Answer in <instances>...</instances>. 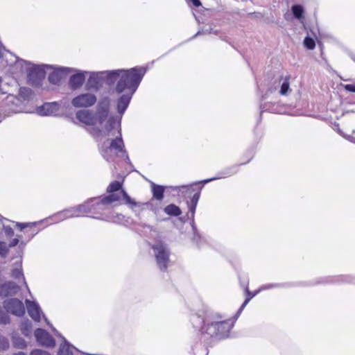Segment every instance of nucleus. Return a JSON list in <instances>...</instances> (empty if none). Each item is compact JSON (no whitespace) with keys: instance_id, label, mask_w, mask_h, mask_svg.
<instances>
[{"instance_id":"1","label":"nucleus","mask_w":355,"mask_h":355,"mask_svg":"<svg viewBox=\"0 0 355 355\" xmlns=\"http://www.w3.org/2000/svg\"><path fill=\"white\" fill-rule=\"evenodd\" d=\"M106 191L107 195L89 198L84 201L88 210L85 211L86 216L107 222L121 223L124 216L111 211L108 207L112 203L120 200L130 207L138 216L144 211L141 205L132 198L123 189V182L119 180L112 182Z\"/></svg>"},{"instance_id":"2","label":"nucleus","mask_w":355,"mask_h":355,"mask_svg":"<svg viewBox=\"0 0 355 355\" xmlns=\"http://www.w3.org/2000/svg\"><path fill=\"white\" fill-rule=\"evenodd\" d=\"M147 70L146 67L136 66L130 69L102 71L104 83L109 87L115 85L114 92L119 95L116 100V110L121 116L127 110Z\"/></svg>"},{"instance_id":"3","label":"nucleus","mask_w":355,"mask_h":355,"mask_svg":"<svg viewBox=\"0 0 355 355\" xmlns=\"http://www.w3.org/2000/svg\"><path fill=\"white\" fill-rule=\"evenodd\" d=\"M221 318L217 313H194L191 315L190 321L193 327L198 331V334L201 336V340L207 345L227 338L236 320L235 315L232 319L222 320Z\"/></svg>"},{"instance_id":"4","label":"nucleus","mask_w":355,"mask_h":355,"mask_svg":"<svg viewBox=\"0 0 355 355\" xmlns=\"http://www.w3.org/2000/svg\"><path fill=\"white\" fill-rule=\"evenodd\" d=\"M207 183L202 180L193 182L189 184H182L171 187L172 191L177 192L178 196L182 198L188 208L187 214L189 219L193 236L191 241L198 248H201L206 243L205 239L200 234L195 223V214L201 191Z\"/></svg>"},{"instance_id":"5","label":"nucleus","mask_w":355,"mask_h":355,"mask_svg":"<svg viewBox=\"0 0 355 355\" xmlns=\"http://www.w3.org/2000/svg\"><path fill=\"white\" fill-rule=\"evenodd\" d=\"M290 76H280L275 80L272 85L268 88L265 94L261 96L260 101V116L257 124L261 121V115L263 112H268L275 114H281L283 111V104L277 100L279 96H286L291 93L290 87Z\"/></svg>"},{"instance_id":"6","label":"nucleus","mask_w":355,"mask_h":355,"mask_svg":"<svg viewBox=\"0 0 355 355\" xmlns=\"http://www.w3.org/2000/svg\"><path fill=\"white\" fill-rule=\"evenodd\" d=\"M118 135L115 138L110 140L108 144V139L98 145V150L101 156L107 162H111L114 160L112 151L116 153H125V144L122 137L121 128L118 129Z\"/></svg>"},{"instance_id":"7","label":"nucleus","mask_w":355,"mask_h":355,"mask_svg":"<svg viewBox=\"0 0 355 355\" xmlns=\"http://www.w3.org/2000/svg\"><path fill=\"white\" fill-rule=\"evenodd\" d=\"M150 247L153 250L158 268L162 272L166 271L171 254L168 245L162 241H157L154 243L150 244Z\"/></svg>"},{"instance_id":"8","label":"nucleus","mask_w":355,"mask_h":355,"mask_svg":"<svg viewBox=\"0 0 355 355\" xmlns=\"http://www.w3.org/2000/svg\"><path fill=\"white\" fill-rule=\"evenodd\" d=\"M88 211L87 206L85 205L83 202L81 204L58 211L52 215L50 218L55 223H59L68 218L86 216L85 211Z\"/></svg>"},{"instance_id":"9","label":"nucleus","mask_w":355,"mask_h":355,"mask_svg":"<svg viewBox=\"0 0 355 355\" xmlns=\"http://www.w3.org/2000/svg\"><path fill=\"white\" fill-rule=\"evenodd\" d=\"M46 68H53V67L48 64H33L31 67L26 69L28 83L33 87L42 86L46 76Z\"/></svg>"},{"instance_id":"10","label":"nucleus","mask_w":355,"mask_h":355,"mask_svg":"<svg viewBox=\"0 0 355 355\" xmlns=\"http://www.w3.org/2000/svg\"><path fill=\"white\" fill-rule=\"evenodd\" d=\"M43 317L46 324L51 328V330L54 334L62 340V342L60 345L58 350V355H78V354L80 355H94V354L85 353L77 349L72 344H71L55 327H53L52 324L49 323L47 318L44 315H43Z\"/></svg>"},{"instance_id":"11","label":"nucleus","mask_w":355,"mask_h":355,"mask_svg":"<svg viewBox=\"0 0 355 355\" xmlns=\"http://www.w3.org/2000/svg\"><path fill=\"white\" fill-rule=\"evenodd\" d=\"M355 277L352 275H340L316 278L311 285L354 284Z\"/></svg>"},{"instance_id":"12","label":"nucleus","mask_w":355,"mask_h":355,"mask_svg":"<svg viewBox=\"0 0 355 355\" xmlns=\"http://www.w3.org/2000/svg\"><path fill=\"white\" fill-rule=\"evenodd\" d=\"M97 101V97L92 93H82L71 99V103L76 108L91 107Z\"/></svg>"},{"instance_id":"13","label":"nucleus","mask_w":355,"mask_h":355,"mask_svg":"<svg viewBox=\"0 0 355 355\" xmlns=\"http://www.w3.org/2000/svg\"><path fill=\"white\" fill-rule=\"evenodd\" d=\"M3 306L5 310L16 316H23L25 314L24 305L20 300L17 298H10L3 302Z\"/></svg>"},{"instance_id":"14","label":"nucleus","mask_w":355,"mask_h":355,"mask_svg":"<svg viewBox=\"0 0 355 355\" xmlns=\"http://www.w3.org/2000/svg\"><path fill=\"white\" fill-rule=\"evenodd\" d=\"M4 117L9 116L12 114L22 112L21 100L16 96L8 95L4 102L3 106Z\"/></svg>"},{"instance_id":"15","label":"nucleus","mask_w":355,"mask_h":355,"mask_svg":"<svg viewBox=\"0 0 355 355\" xmlns=\"http://www.w3.org/2000/svg\"><path fill=\"white\" fill-rule=\"evenodd\" d=\"M34 336L37 344L42 347L53 348L55 345V340L45 329L37 328L35 330Z\"/></svg>"},{"instance_id":"16","label":"nucleus","mask_w":355,"mask_h":355,"mask_svg":"<svg viewBox=\"0 0 355 355\" xmlns=\"http://www.w3.org/2000/svg\"><path fill=\"white\" fill-rule=\"evenodd\" d=\"M110 112V101L108 98L101 100L96 106V123L98 122L100 125L103 124L105 120L109 118Z\"/></svg>"},{"instance_id":"17","label":"nucleus","mask_w":355,"mask_h":355,"mask_svg":"<svg viewBox=\"0 0 355 355\" xmlns=\"http://www.w3.org/2000/svg\"><path fill=\"white\" fill-rule=\"evenodd\" d=\"M73 70L72 68L66 67H53V70L48 76V80L51 84L58 85L61 80Z\"/></svg>"},{"instance_id":"18","label":"nucleus","mask_w":355,"mask_h":355,"mask_svg":"<svg viewBox=\"0 0 355 355\" xmlns=\"http://www.w3.org/2000/svg\"><path fill=\"white\" fill-rule=\"evenodd\" d=\"M242 166L241 164H234L232 166H229L219 171L215 177L207 178L203 180L204 183H209L214 180H217L222 178H226L231 177L235 174H236L239 171V166Z\"/></svg>"},{"instance_id":"19","label":"nucleus","mask_w":355,"mask_h":355,"mask_svg":"<svg viewBox=\"0 0 355 355\" xmlns=\"http://www.w3.org/2000/svg\"><path fill=\"white\" fill-rule=\"evenodd\" d=\"M20 291V287L13 281H7L0 284V297L5 298L16 295Z\"/></svg>"},{"instance_id":"20","label":"nucleus","mask_w":355,"mask_h":355,"mask_svg":"<svg viewBox=\"0 0 355 355\" xmlns=\"http://www.w3.org/2000/svg\"><path fill=\"white\" fill-rule=\"evenodd\" d=\"M60 105L58 102L53 101L44 103L42 105L37 107L36 111L40 116H53L58 112Z\"/></svg>"},{"instance_id":"21","label":"nucleus","mask_w":355,"mask_h":355,"mask_svg":"<svg viewBox=\"0 0 355 355\" xmlns=\"http://www.w3.org/2000/svg\"><path fill=\"white\" fill-rule=\"evenodd\" d=\"M103 83L102 71L91 72L86 82L85 87L87 89H94L98 90L103 86Z\"/></svg>"},{"instance_id":"22","label":"nucleus","mask_w":355,"mask_h":355,"mask_svg":"<svg viewBox=\"0 0 355 355\" xmlns=\"http://www.w3.org/2000/svg\"><path fill=\"white\" fill-rule=\"evenodd\" d=\"M87 71L77 70L76 72L70 76L69 79V87L72 90L80 89L85 81Z\"/></svg>"},{"instance_id":"23","label":"nucleus","mask_w":355,"mask_h":355,"mask_svg":"<svg viewBox=\"0 0 355 355\" xmlns=\"http://www.w3.org/2000/svg\"><path fill=\"white\" fill-rule=\"evenodd\" d=\"M76 117L80 122L87 125H94L96 124V117L89 110H78L76 112Z\"/></svg>"},{"instance_id":"24","label":"nucleus","mask_w":355,"mask_h":355,"mask_svg":"<svg viewBox=\"0 0 355 355\" xmlns=\"http://www.w3.org/2000/svg\"><path fill=\"white\" fill-rule=\"evenodd\" d=\"M27 312L28 315L35 321L40 322L41 320L42 309L39 304L35 301L26 300Z\"/></svg>"},{"instance_id":"25","label":"nucleus","mask_w":355,"mask_h":355,"mask_svg":"<svg viewBox=\"0 0 355 355\" xmlns=\"http://www.w3.org/2000/svg\"><path fill=\"white\" fill-rule=\"evenodd\" d=\"M199 341H197L193 345L191 346V351L193 355H208V347L212 346L214 344L205 345V342L201 340V336L198 334Z\"/></svg>"},{"instance_id":"26","label":"nucleus","mask_w":355,"mask_h":355,"mask_svg":"<svg viewBox=\"0 0 355 355\" xmlns=\"http://www.w3.org/2000/svg\"><path fill=\"white\" fill-rule=\"evenodd\" d=\"M150 184V189L153 195V199L157 201H162L164 198V193L167 187L157 184L152 181H149Z\"/></svg>"},{"instance_id":"27","label":"nucleus","mask_w":355,"mask_h":355,"mask_svg":"<svg viewBox=\"0 0 355 355\" xmlns=\"http://www.w3.org/2000/svg\"><path fill=\"white\" fill-rule=\"evenodd\" d=\"M291 12L294 19L303 21L305 18V8L300 3H294L291 7Z\"/></svg>"},{"instance_id":"28","label":"nucleus","mask_w":355,"mask_h":355,"mask_svg":"<svg viewBox=\"0 0 355 355\" xmlns=\"http://www.w3.org/2000/svg\"><path fill=\"white\" fill-rule=\"evenodd\" d=\"M121 117L120 116L119 119H117L114 116H110L105 125V131L107 132V135H110L112 130L115 128L116 125H118L119 129L121 128Z\"/></svg>"},{"instance_id":"29","label":"nucleus","mask_w":355,"mask_h":355,"mask_svg":"<svg viewBox=\"0 0 355 355\" xmlns=\"http://www.w3.org/2000/svg\"><path fill=\"white\" fill-rule=\"evenodd\" d=\"M21 102L23 101H30L34 98V92L33 91L28 87H21L19 89V97Z\"/></svg>"},{"instance_id":"30","label":"nucleus","mask_w":355,"mask_h":355,"mask_svg":"<svg viewBox=\"0 0 355 355\" xmlns=\"http://www.w3.org/2000/svg\"><path fill=\"white\" fill-rule=\"evenodd\" d=\"M15 266L11 270V276L14 279H19V277H22L25 285L28 287L23 273L22 259H19V261L15 263Z\"/></svg>"},{"instance_id":"31","label":"nucleus","mask_w":355,"mask_h":355,"mask_svg":"<svg viewBox=\"0 0 355 355\" xmlns=\"http://www.w3.org/2000/svg\"><path fill=\"white\" fill-rule=\"evenodd\" d=\"M164 212L169 216H180L182 211L181 208L174 203H171L164 208Z\"/></svg>"},{"instance_id":"32","label":"nucleus","mask_w":355,"mask_h":355,"mask_svg":"<svg viewBox=\"0 0 355 355\" xmlns=\"http://www.w3.org/2000/svg\"><path fill=\"white\" fill-rule=\"evenodd\" d=\"M245 299L240 308L238 309L235 314V320H237L238 318L241 314L242 311L245 309V307L247 306V304L250 302V301L254 297V295H252V292H251L249 288H246L245 291Z\"/></svg>"},{"instance_id":"33","label":"nucleus","mask_w":355,"mask_h":355,"mask_svg":"<svg viewBox=\"0 0 355 355\" xmlns=\"http://www.w3.org/2000/svg\"><path fill=\"white\" fill-rule=\"evenodd\" d=\"M293 283L284 282V283H270L263 284L261 286L263 291L272 289V288H286L293 286Z\"/></svg>"},{"instance_id":"34","label":"nucleus","mask_w":355,"mask_h":355,"mask_svg":"<svg viewBox=\"0 0 355 355\" xmlns=\"http://www.w3.org/2000/svg\"><path fill=\"white\" fill-rule=\"evenodd\" d=\"M5 221H9L7 218H4L0 214V225L4 231L7 237H11L14 235V230L9 225H6Z\"/></svg>"},{"instance_id":"35","label":"nucleus","mask_w":355,"mask_h":355,"mask_svg":"<svg viewBox=\"0 0 355 355\" xmlns=\"http://www.w3.org/2000/svg\"><path fill=\"white\" fill-rule=\"evenodd\" d=\"M219 31L218 30L213 29L211 26L203 27L200 30H199L194 35L189 39V41L195 39L196 37L201 35H207V34H214L218 35Z\"/></svg>"},{"instance_id":"36","label":"nucleus","mask_w":355,"mask_h":355,"mask_svg":"<svg viewBox=\"0 0 355 355\" xmlns=\"http://www.w3.org/2000/svg\"><path fill=\"white\" fill-rule=\"evenodd\" d=\"M37 234V232H32L31 237L29 238V239L27 241H22V240H21V238H19V243L18 244V249L17 251V257H19V259H22L23 254H24V248H25L27 243L31 239H32L35 236V235H36Z\"/></svg>"},{"instance_id":"37","label":"nucleus","mask_w":355,"mask_h":355,"mask_svg":"<svg viewBox=\"0 0 355 355\" xmlns=\"http://www.w3.org/2000/svg\"><path fill=\"white\" fill-rule=\"evenodd\" d=\"M32 331V323L31 321L27 320L21 323V334L26 336L28 337L31 334Z\"/></svg>"},{"instance_id":"38","label":"nucleus","mask_w":355,"mask_h":355,"mask_svg":"<svg viewBox=\"0 0 355 355\" xmlns=\"http://www.w3.org/2000/svg\"><path fill=\"white\" fill-rule=\"evenodd\" d=\"M303 44L306 49L313 50L315 47V41L313 37L306 35L303 40Z\"/></svg>"},{"instance_id":"39","label":"nucleus","mask_w":355,"mask_h":355,"mask_svg":"<svg viewBox=\"0 0 355 355\" xmlns=\"http://www.w3.org/2000/svg\"><path fill=\"white\" fill-rule=\"evenodd\" d=\"M13 346L17 349H25L26 347V342L21 337H14L12 338Z\"/></svg>"},{"instance_id":"40","label":"nucleus","mask_w":355,"mask_h":355,"mask_svg":"<svg viewBox=\"0 0 355 355\" xmlns=\"http://www.w3.org/2000/svg\"><path fill=\"white\" fill-rule=\"evenodd\" d=\"M9 252L8 244L5 241H0V256L6 258Z\"/></svg>"},{"instance_id":"41","label":"nucleus","mask_w":355,"mask_h":355,"mask_svg":"<svg viewBox=\"0 0 355 355\" xmlns=\"http://www.w3.org/2000/svg\"><path fill=\"white\" fill-rule=\"evenodd\" d=\"M15 62L16 65L20 66L21 68V70H23V69L24 67H28L32 64V63L29 61H26L25 60L20 59L16 56H15Z\"/></svg>"},{"instance_id":"42","label":"nucleus","mask_w":355,"mask_h":355,"mask_svg":"<svg viewBox=\"0 0 355 355\" xmlns=\"http://www.w3.org/2000/svg\"><path fill=\"white\" fill-rule=\"evenodd\" d=\"M255 153L254 149L251 148L246 150L244 156L248 158V160L246 162L241 163V165H245L247 163H248L254 157Z\"/></svg>"},{"instance_id":"43","label":"nucleus","mask_w":355,"mask_h":355,"mask_svg":"<svg viewBox=\"0 0 355 355\" xmlns=\"http://www.w3.org/2000/svg\"><path fill=\"white\" fill-rule=\"evenodd\" d=\"M103 133V130L98 128L94 126L89 130V134L94 138L98 137Z\"/></svg>"},{"instance_id":"44","label":"nucleus","mask_w":355,"mask_h":355,"mask_svg":"<svg viewBox=\"0 0 355 355\" xmlns=\"http://www.w3.org/2000/svg\"><path fill=\"white\" fill-rule=\"evenodd\" d=\"M21 237H22L21 235L17 234V236L15 238L12 239L8 244V248H13V247L18 245V244L19 243V238H21Z\"/></svg>"},{"instance_id":"45","label":"nucleus","mask_w":355,"mask_h":355,"mask_svg":"<svg viewBox=\"0 0 355 355\" xmlns=\"http://www.w3.org/2000/svg\"><path fill=\"white\" fill-rule=\"evenodd\" d=\"M30 355H51L49 352L41 349H34L31 352Z\"/></svg>"},{"instance_id":"46","label":"nucleus","mask_w":355,"mask_h":355,"mask_svg":"<svg viewBox=\"0 0 355 355\" xmlns=\"http://www.w3.org/2000/svg\"><path fill=\"white\" fill-rule=\"evenodd\" d=\"M343 88L346 92L355 93V83L344 85Z\"/></svg>"},{"instance_id":"47","label":"nucleus","mask_w":355,"mask_h":355,"mask_svg":"<svg viewBox=\"0 0 355 355\" xmlns=\"http://www.w3.org/2000/svg\"><path fill=\"white\" fill-rule=\"evenodd\" d=\"M35 223H16V226L19 229L20 231L24 230L31 225H35Z\"/></svg>"},{"instance_id":"48","label":"nucleus","mask_w":355,"mask_h":355,"mask_svg":"<svg viewBox=\"0 0 355 355\" xmlns=\"http://www.w3.org/2000/svg\"><path fill=\"white\" fill-rule=\"evenodd\" d=\"M239 282H240L241 286L242 288H243L244 291L246 288H249V287H248L249 282L247 278L243 279L241 277H239Z\"/></svg>"},{"instance_id":"49","label":"nucleus","mask_w":355,"mask_h":355,"mask_svg":"<svg viewBox=\"0 0 355 355\" xmlns=\"http://www.w3.org/2000/svg\"><path fill=\"white\" fill-rule=\"evenodd\" d=\"M339 134L340 135H342L343 137H345V139H347V140L350 141L351 142L355 144V136H352V135H345L341 130H339L338 131Z\"/></svg>"},{"instance_id":"50","label":"nucleus","mask_w":355,"mask_h":355,"mask_svg":"<svg viewBox=\"0 0 355 355\" xmlns=\"http://www.w3.org/2000/svg\"><path fill=\"white\" fill-rule=\"evenodd\" d=\"M123 155L124 161L129 164L130 166L133 167V165L130 159L128 152L125 150V153H122Z\"/></svg>"},{"instance_id":"51","label":"nucleus","mask_w":355,"mask_h":355,"mask_svg":"<svg viewBox=\"0 0 355 355\" xmlns=\"http://www.w3.org/2000/svg\"><path fill=\"white\" fill-rule=\"evenodd\" d=\"M248 15L250 17H255V18H261L263 17L262 14L259 12H250Z\"/></svg>"},{"instance_id":"52","label":"nucleus","mask_w":355,"mask_h":355,"mask_svg":"<svg viewBox=\"0 0 355 355\" xmlns=\"http://www.w3.org/2000/svg\"><path fill=\"white\" fill-rule=\"evenodd\" d=\"M147 205L150 207V210H152L155 214H157L159 211V207L157 206H153L151 202H148Z\"/></svg>"},{"instance_id":"53","label":"nucleus","mask_w":355,"mask_h":355,"mask_svg":"<svg viewBox=\"0 0 355 355\" xmlns=\"http://www.w3.org/2000/svg\"><path fill=\"white\" fill-rule=\"evenodd\" d=\"M189 1L193 4L195 7H199L201 6V2L200 0H189Z\"/></svg>"},{"instance_id":"54","label":"nucleus","mask_w":355,"mask_h":355,"mask_svg":"<svg viewBox=\"0 0 355 355\" xmlns=\"http://www.w3.org/2000/svg\"><path fill=\"white\" fill-rule=\"evenodd\" d=\"M347 53L350 57V58L355 62V54L350 51H348Z\"/></svg>"},{"instance_id":"55","label":"nucleus","mask_w":355,"mask_h":355,"mask_svg":"<svg viewBox=\"0 0 355 355\" xmlns=\"http://www.w3.org/2000/svg\"><path fill=\"white\" fill-rule=\"evenodd\" d=\"M261 291H263V289H261V286L257 290H256L255 291L252 292V295H254V297H255Z\"/></svg>"},{"instance_id":"56","label":"nucleus","mask_w":355,"mask_h":355,"mask_svg":"<svg viewBox=\"0 0 355 355\" xmlns=\"http://www.w3.org/2000/svg\"><path fill=\"white\" fill-rule=\"evenodd\" d=\"M349 113H355V110H347L345 111L343 114H349Z\"/></svg>"},{"instance_id":"57","label":"nucleus","mask_w":355,"mask_h":355,"mask_svg":"<svg viewBox=\"0 0 355 355\" xmlns=\"http://www.w3.org/2000/svg\"><path fill=\"white\" fill-rule=\"evenodd\" d=\"M13 355H26V354L23 352H18L17 353H15Z\"/></svg>"},{"instance_id":"58","label":"nucleus","mask_w":355,"mask_h":355,"mask_svg":"<svg viewBox=\"0 0 355 355\" xmlns=\"http://www.w3.org/2000/svg\"><path fill=\"white\" fill-rule=\"evenodd\" d=\"M321 56H322V59L324 60L326 62H327V60L323 57V52L322 51L321 52Z\"/></svg>"},{"instance_id":"59","label":"nucleus","mask_w":355,"mask_h":355,"mask_svg":"<svg viewBox=\"0 0 355 355\" xmlns=\"http://www.w3.org/2000/svg\"><path fill=\"white\" fill-rule=\"evenodd\" d=\"M0 91L2 94H6V92H3L1 88H0Z\"/></svg>"},{"instance_id":"60","label":"nucleus","mask_w":355,"mask_h":355,"mask_svg":"<svg viewBox=\"0 0 355 355\" xmlns=\"http://www.w3.org/2000/svg\"><path fill=\"white\" fill-rule=\"evenodd\" d=\"M2 121L1 114H0V122Z\"/></svg>"},{"instance_id":"61","label":"nucleus","mask_w":355,"mask_h":355,"mask_svg":"<svg viewBox=\"0 0 355 355\" xmlns=\"http://www.w3.org/2000/svg\"><path fill=\"white\" fill-rule=\"evenodd\" d=\"M184 218L185 217L181 218V220L184 221Z\"/></svg>"},{"instance_id":"62","label":"nucleus","mask_w":355,"mask_h":355,"mask_svg":"<svg viewBox=\"0 0 355 355\" xmlns=\"http://www.w3.org/2000/svg\"><path fill=\"white\" fill-rule=\"evenodd\" d=\"M353 132L355 133V130H353Z\"/></svg>"}]
</instances>
